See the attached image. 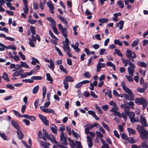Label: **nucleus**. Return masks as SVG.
Returning a JSON list of instances; mask_svg holds the SVG:
<instances>
[{
  "label": "nucleus",
  "instance_id": "obj_1",
  "mask_svg": "<svg viewBox=\"0 0 148 148\" xmlns=\"http://www.w3.org/2000/svg\"><path fill=\"white\" fill-rule=\"evenodd\" d=\"M135 103L139 105H142L143 110H144L147 107L148 102L147 100L143 98H137L135 100Z\"/></svg>",
  "mask_w": 148,
  "mask_h": 148
},
{
  "label": "nucleus",
  "instance_id": "obj_2",
  "mask_svg": "<svg viewBox=\"0 0 148 148\" xmlns=\"http://www.w3.org/2000/svg\"><path fill=\"white\" fill-rule=\"evenodd\" d=\"M126 55L127 57L129 59H130V58L134 59L136 57V53L129 49H127Z\"/></svg>",
  "mask_w": 148,
  "mask_h": 148
},
{
  "label": "nucleus",
  "instance_id": "obj_3",
  "mask_svg": "<svg viewBox=\"0 0 148 148\" xmlns=\"http://www.w3.org/2000/svg\"><path fill=\"white\" fill-rule=\"evenodd\" d=\"M58 27L60 30L62 32V35L64 38L67 37V32L66 28H64L62 25L60 23L58 24Z\"/></svg>",
  "mask_w": 148,
  "mask_h": 148
},
{
  "label": "nucleus",
  "instance_id": "obj_4",
  "mask_svg": "<svg viewBox=\"0 0 148 148\" xmlns=\"http://www.w3.org/2000/svg\"><path fill=\"white\" fill-rule=\"evenodd\" d=\"M127 114L130 119L131 122L132 123L136 122V120L135 119L134 117L135 116V113L132 112H126Z\"/></svg>",
  "mask_w": 148,
  "mask_h": 148
},
{
  "label": "nucleus",
  "instance_id": "obj_5",
  "mask_svg": "<svg viewBox=\"0 0 148 148\" xmlns=\"http://www.w3.org/2000/svg\"><path fill=\"white\" fill-rule=\"evenodd\" d=\"M38 116L44 124L47 126H49V121L47 120L45 116L40 114H38Z\"/></svg>",
  "mask_w": 148,
  "mask_h": 148
},
{
  "label": "nucleus",
  "instance_id": "obj_6",
  "mask_svg": "<svg viewBox=\"0 0 148 148\" xmlns=\"http://www.w3.org/2000/svg\"><path fill=\"white\" fill-rule=\"evenodd\" d=\"M60 141L62 142V143L65 145H68V143L67 141V138L64 136V134L63 133L60 134Z\"/></svg>",
  "mask_w": 148,
  "mask_h": 148
},
{
  "label": "nucleus",
  "instance_id": "obj_7",
  "mask_svg": "<svg viewBox=\"0 0 148 148\" xmlns=\"http://www.w3.org/2000/svg\"><path fill=\"white\" fill-rule=\"evenodd\" d=\"M140 121L142 125V127L145 128V127L148 126V125L146 119L142 116H140Z\"/></svg>",
  "mask_w": 148,
  "mask_h": 148
},
{
  "label": "nucleus",
  "instance_id": "obj_8",
  "mask_svg": "<svg viewBox=\"0 0 148 148\" xmlns=\"http://www.w3.org/2000/svg\"><path fill=\"white\" fill-rule=\"evenodd\" d=\"M109 104L110 105L113 106V107L110 110V111H116V110H118L116 103L115 102L111 101L110 102Z\"/></svg>",
  "mask_w": 148,
  "mask_h": 148
},
{
  "label": "nucleus",
  "instance_id": "obj_9",
  "mask_svg": "<svg viewBox=\"0 0 148 148\" xmlns=\"http://www.w3.org/2000/svg\"><path fill=\"white\" fill-rule=\"evenodd\" d=\"M40 145L44 148H49V146L51 144L48 142H46L42 140L38 141Z\"/></svg>",
  "mask_w": 148,
  "mask_h": 148
},
{
  "label": "nucleus",
  "instance_id": "obj_10",
  "mask_svg": "<svg viewBox=\"0 0 148 148\" xmlns=\"http://www.w3.org/2000/svg\"><path fill=\"white\" fill-rule=\"evenodd\" d=\"M87 139L88 147L90 148L92 147L93 146L92 138L90 136H87Z\"/></svg>",
  "mask_w": 148,
  "mask_h": 148
},
{
  "label": "nucleus",
  "instance_id": "obj_11",
  "mask_svg": "<svg viewBox=\"0 0 148 148\" xmlns=\"http://www.w3.org/2000/svg\"><path fill=\"white\" fill-rule=\"evenodd\" d=\"M105 66L106 64L105 63H101L99 62L98 63L97 66V72H99L101 70V68L104 67Z\"/></svg>",
  "mask_w": 148,
  "mask_h": 148
},
{
  "label": "nucleus",
  "instance_id": "obj_12",
  "mask_svg": "<svg viewBox=\"0 0 148 148\" xmlns=\"http://www.w3.org/2000/svg\"><path fill=\"white\" fill-rule=\"evenodd\" d=\"M123 96L127 100H134V95H128L124 93Z\"/></svg>",
  "mask_w": 148,
  "mask_h": 148
},
{
  "label": "nucleus",
  "instance_id": "obj_13",
  "mask_svg": "<svg viewBox=\"0 0 148 148\" xmlns=\"http://www.w3.org/2000/svg\"><path fill=\"white\" fill-rule=\"evenodd\" d=\"M47 138L50 140L51 142L53 143H54L56 140L54 136L51 134H49V135L48 136Z\"/></svg>",
  "mask_w": 148,
  "mask_h": 148
},
{
  "label": "nucleus",
  "instance_id": "obj_14",
  "mask_svg": "<svg viewBox=\"0 0 148 148\" xmlns=\"http://www.w3.org/2000/svg\"><path fill=\"white\" fill-rule=\"evenodd\" d=\"M124 23V21L122 20H121L118 23L116 24V27H119V25H120L119 29L120 30H121L123 28Z\"/></svg>",
  "mask_w": 148,
  "mask_h": 148
},
{
  "label": "nucleus",
  "instance_id": "obj_15",
  "mask_svg": "<svg viewBox=\"0 0 148 148\" xmlns=\"http://www.w3.org/2000/svg\"><path fill=\"white\" fill-rule=\"evenodd\" d=\"M16 132L18 138L20 139H22L23 138L24 136L22 132L20 130V129L17 130Z\"/></svg>",
  "mask_w": 148,
  "mask_h": 148
},
{
  "label": "nucleus",
  "instance_id": "obj_16",
  "mask_svg": "<svg viewBox=\"0 0 148 148\" xmlns=\"http://www.w3.org/2000/svg\"><path fill=\"white\" fill-rule=\"evenodd\" d=\"M137 64L138 65L142 67H144L146 68L147 67V64L144 62L138 61L137 63Z\"/></svg>",
  "mask_w": 148,
  "mask_h": 148
},
{
  "label": "nucleus",
  "instance_id": "obj_17",
  "mask_svg": "<svg viewBox=\"0 0 148 148\" xmlns=\"http://www.w3.org/2000/svg\"><path fill=\"white\" fill-rule=\"evenodd\" d=\"M97 84V82L96 81H94L93 83H91L90 84V87L89 88L91 90H94V87L96 86Z\"/></svg>",
  "mask_w": 148,
  "mask_h": 148
},
{
  "label": "nucleus",
  "instance_id": "obj_18",
  "mask_svg": "<svg viewBox=\"0 0 148 148\" xmlns=\"http://www.w3.org/2000/svg\"><path fill=\"white\" fill-rule=\"evenodd\" d=\"M1 77L5 80L7 82H9L10 81L8 75L6 72H4L3 73V76Z\"/></svg>",
  "mask_w": 148,
  "mask_h": 148
},
{
  "label": "nucleus",
  "instance_id": "obj_19",
  "mask_svg": "<svg viewBox=\"0 0 148 148\" xmlns=\"http://www.w3.org/2000/svg\"><path fill=\"white\" fill-rule=\"evenodd\" d=\"M68 140L69 142L70 145L71 147V148H75V143L74 141L70 138H68Z\"/></svg>",
  "mask_w": 148,
  "mask_h": 148
},
{
  "label": "nucleus",
  "instance_id": "obj_20",
  "mask_svg": "<svg viewBox=\"0 0 148 148\" xmlns=\"http://www.w3.org/2000/svg\"><path fill=\"white\" fill-rule=\"evenodd\" d=\"M11 124L13 127L16 129L17 130L20 129V127L19 125L14 121L12 120L11 121Z\"/></svg>",
  "mask_w": 148,
  "mask_h": 148
},
{
  "label": "nucleus",
  "instance_id": "obj_21",
  "mask_svg": "<svg viewBox=\"0 0 148 148\" xmlns=\"http://www.w3.org/2000/svg\"><path fill=\"white\" fill-rule=\"evenodd\" d=\"M123 89L125 92L128 93L130 95H133V94L131 90L127 87H125Z\"/></svg>",
  "mask_w": 148,
  "mask_h": 148
},
{
  "label": "nucleus",
  "instance_id": "obj_22",
  "mask_svg": "<svg viewBox=\"0 0 148 148\" xmlns=\"http://www.w3.org/2000/svg\"><path fill=\"white\" fill-rule=\"evenodd\" d=\"M106 65L107 66L112 67L114 71L116 70L115 65L111 62L110 61L107 62L106 63Z\"/></svg>",
  "mask_w": 148,
  "mask_h": 148
},
{
  "label": "nucleus",
  "instance_id": "obj_23",
  "mask_svg": "<svg viewBox=\"0 0 148 148\" xmlns=\"http://www.w3.org/2000/svg\"><path fill=\"white\" fill-rule=\"evenodd\" d=\"M51 131L54 133H57V128L56 126L53 124H51Z\"/></svg>",
  "mask_w": 148,
  "mask_h": 148
},
{
  "label": "nucleus",
  "instance_id": "obj_24",
  "mask_svg": "<svg viewBox=\"0 0 148 148\" xmlns=\"http://www.w3.org/2000/svg\"><path fill=\"white\" fill-rule=\"evenodd\" d=\"M47 79L48 81H49L50 83L52 84L53 82V80L52 78L51 77L50 74L49 73H47L46 74Z\"/></svg>",
  "mask_w": 148,
  "mask_h": 148
},
{
  "label": "nucleus",
  "instance_id": "obj_25",
  "mask_svg": "<svg viewBox=\"0 0 148 148\" xmlns=\"http://www.w3.org/2000/svg\"><path fill=\"white\" fill-rule=\"evenodd\" d=\"M58 17L60 20L62 22L64 23V24L66 25L67 24V21L66 19L64 17L60 15H59Z\"/></svg>",
  "mask_w": 148,
  "mask_h": 148
},
{
  "label": "nucleus",
  "instance_id": "obj_26",
  "mask_svg": "<svg viewBox=\"0 0 148 148\" xmlns=\"http://www.w3.org/2000/svg\"><path fill=\"white\" fill-rule=\"evenodd\" d=\"M47 20L51 22V24L53 25H56V22L54 19L51 17H48L47 18Z\"/></svg>",
  "mask_w": 148,
  "mask_h": 148
},
{
  "label": "nucleus",
  "instance_id": "obj_27",
  "mask_svg": "<svg viewBox=\"0 0 148 148\" xmlns=\"http://www.w3.org/2000/svg\"><path fill=\"white\" fill-rule=\"evenodd\" d=\"M65 80L68 82H73L74 81L73 77L72 76H68L66 77L65 78Z\"/></svg>",
  "mask_w": 148,
  "mask_h": 148
},
{
  "label": "nucleus",
  "instance_id": "obj_28",
  "mask_svg": "<svg viewBox=\"0 0 148 148\" xmlns=\"http://www.w3.org/2000/svg\"><path fill=\"white\" fill-rule=\"evenodd\" d=\"M88 114L92 115L97 120H99V117L96 115L95 112H88Z\"/></svg>",
  "mask_w": 148,
  "mask_h": 148
},
{
  "label": "nucleus",
  "instance_id": "obj_29",
  "mask_svg": "<svg viewBox=\"0 0 148 148\" xmlns=\"http://www.w3.org/2000/svg\"><path fill=\"white\" fill-rule=\"evenodd\" d=\"M123 1L121 0H119L117 2V4L118 5L120 8H123L124 7V6L123 3Z\"/></svg>",
  "mask_w": 148,
  "mask_h": 148
},
{
  "label": "nucleus",
  "instance_id": "obj_30",
  "mask_svg": "<svg viewBox=\"0 0 148 148\" xmlns=\"http://www.w3.org/2000/svg\"><path fill=\"white\" fill-rule=\"evenodd\" d=\"M31 63L32 64L35 65L36 64V63L39 64V62L37 59L35 58H33Z\"/></svg>",
  "mask_w": 148,
  "mask_h": 148
},
{
  "label": "nucleus",
  "instance_id": "obj_31",
  "mask_svg": "<svg viewBox=\"0 0 148 148\" xmlns=\"http://www.w3.org/2000/svg\"><path fill=\"white\" fill-rule=\"evenodd\" d=\"M135 68H132L130 67L128 68V72L129 74L131 75H133L134 70H133Z\"/></svg>",
  "mask_w": 148,
  "mask_h": 148
},
{
  "label": "nucleus",
  "instance_id": "obj_32",
  "mask_svg": "<svg viewBox=\"0 0 148 148\" xmlns=\"http://www.w3.org/2000/svg\"><path fill=\"white\" fill-rule=\"evenodd\" d=\"M39 88V86L38 85H37L35 86L32 90L33 93L34 94L36 93L38 90Z\"/></svg>",
  "mask_w": 148,
  "mask_h": 148
},
{
  "label": "nucleus",
  "instance_id": "obj_33",
  "mask_svg": "<svg viewBox=\"0 0 148 148\" xmlns=\"http://www.w3.org/2000/svg\"><path fill=\"white\" fill-rule=\"evenodd\" d=\"M114 43L115 45H118L120 46L123 45L122 42H120L119 39H115L114 41Z\"/></svg>",
  "mask_w": 148,
  "mask_h": 148
},
{
  "label": "nucleus",
  "instance_id": "obj_34",
  "mask_svg": "<svg viewBox=\"0 0 148 148\" xmlns=\"http://www.w3.org/2000/svg\"><path fill=\"white\" fill-rule=\"evenodd\" d=\"M115 53L119 56L123 57V55L121 53V51L118 49H115Z\"/></svg>",
  "mask_w": 148,
  "mask_h": 148
},
{
  "label": "nucleus",
  "instance_id": "obj_35",
  "mask_svg": "<svg viewBox=\"0 0 148 148\" xmlns=\"http://www.w3.org/2000/svg\"><path fill=\"white\" fill-rule=\"evenodd\" d=\"M45 107L44 106H41L40 107V109L42 111H54L51 109H45Z\"/></svg>",
  "mask_w": 148,
  "mask_h": 148
},
{
  "label": "nucleus",
  "instance_id": "obj_36",
  "mask_svg": "<svg viewBox=\"0 0 148 148\" xmlns=\"http://www.w3.org/2000/svg\"><path fill=\"white\" fill-rule=\"evenodd\" d=\"M20 63L21 64V65L22 66H22V67H24L27 69H29V65L27 64L26 62L21 61Z\"/></svg>",
  "mask_w": 148,
  "mask_h": 148
},
{
  "label": "nucleus",
  "instance_id": "obj_37",
  "mask_svg": "<svg viewBox=\"0 0 148 148\" xmlns=\"http://www.w3.org/2000/svg\"><path fill=\"white\" fill-rule=\"evenodd\" d=\"M108 19L107 18H101L99 19L98 21L101 23H105L108 21Z\"/></svg>",
  "mask_w": 148,
  "mask_h": 148
},
{
  "label": "nucleus",
  "instance_id": "obj_38",
  "mask_svg": "<svg viewBox=\"0 0 148 148\" xmlns=\"http://www.w3.org/2000/svg\"><path fill=\"white\" fill-rule=\"evenodd\" d=\"M127 131L130 134H135L136 131L133 129L128 127L127 128Z\"/></svg>",
  "mask_w": 148,
  "mask_h": 148
},
{
  "label": "nucleus",
  "instance_id": "obj_39",
  "mask_svg": "<svg viewBox=\"0 0 148 148\" xmlns=\"http://www.w3.org/2000/svg\"><path fill=\"white\" fill-rule=\"evenodd\" d=\"M139 41V40L138 39L134 40L132 44V47H133L136 46L138 44Z\"/></svg>",
  "mask_w": 148,
  "mask_h": 148
},
{
  "label": "nucleus",
  "instance_id": "obj_40",
  "mask_svg": "<svg viewBox=\"0 0 148 148\" xmlns=\"http://www.w3.org/2000/svg\"><path fill=\"white\" fill-rule=\"evenodd\" d=\"M121 107L122 108H124V111H129V109L130 107L126 106L125 105L122 104L121 106Z\"/></svg>",
  "mask_w": 148,
  "mask_h": 148
},
{
  "label": "nucleus",
  "instance_id": "obj_41",
  "mask_svg": "<svg viewBox=\"0 0 148 148\" xmlns=\"http://www.w3.org/2000/svg\"><path fill=\"white\" fill-rule=\"evenodd\" d=\"M84 75L85 77L87 78H89L91 77V74L88 71L85 72L84 74Z\"/></svg>",
  "mask_w": 148,
  "mask_h": 148
},
{
  "label": "nucleus",
  "instance_id": "obj_42",
  "mask_svg": "<svg viewBox=\"0 0 148 148\" xmlns=\"http://www.w3.org/2000/svg\"><path fill=\"white\" fill-rule=\"evenodd\" d=\"M6 49H11L13 50H16V47L13 45H11L7 46H6Z\"/></svg>",
  "mask_w": 148,
  "mask_h": 148
},
{
  "label": "nucleus",
  "instance_id": "obj_43",
  "mask_svg": "<svg viewBox=\"0 0 148 148\" xmlns=\"http://www.w3.org/2000/svg\"><path fill=\"white\" fill-rule=\"evenodd\" d=\"M31 79H32L33 80H40L42 79V77L41 76H34L31 77Z\"/></svg>",
  "mask_w": 148,
  "mask_h": 148
},
{
  "label": "nucleus",
  "instance_id": "obj_44",
  "mask_svg": "<svg viewBox=\"0 0 148 148\" xmlns=\"http://www.w3.org/2000/svg\"><path fill=\"white\" fill-rule=\"evenodd\" d=\"M63 84L64 85V87L66 90H67L69 88V84L68 82L66 81L65 79L63 81Z\"/></svg>",
  "mask_w": 148,
  "mask_h": 148
},
{
  "label": "nucleus",
  "instance_id": "obj_45",
  "mask_svg": "<svg viewBox=\"0 0 148 148\" xmlns=\"http://www.w3.org/2000/svg\"><path fill=\"white\" fill-rule=\"evenodd\" d=\"M50 67H49L50 69H52V70H53L54 68V62L51 59H50Z\"/></svg>",
  "mask_w": 148,
  "mask_h": 148
},
{
  "label": "nucleus",
  "instance_id": "obj_46",
  "mask_svg": "<svg viewBox=\"0 0 148 148\" xmlns=\"http://www.w3.org/2000/svg\"><path fill=\"white\" fill-rule=\"evenodd\" d=\"M47 5L49 9L54 8V6L52 3L51 1H49L47 2Z\"/></svg>",
  "mask_w": 148,
  "mask_h": 148
},
{
  "label": "nucleus",
  "instance_id": "obj_47",
  "mask_svg": "<svg viewBox=\"0 0 148 148\" xmlns=\"http://www.w3.org/2000/svg\"><path fill=\"white\" fill-rule=\"evenodd\" d=\"M121 137L123 139L126 140H129V138L124 133H122L121 135Z\"/></svg>",
  "mask_w": 148,
  "mask_h": 148
},
{
  "label": "nucleus",
  "instance_id": "obj_48",
  "mask_svg": "<svg viewBox=\"0 0 148 148\" xmlns=\"http://www.w3.org/2000/svg\"><path fill=\"white\" fill-rule=\"evenodd\" d=\"M102 124L103 127L106 130H107L109 132L110 131V129L107 125L105 123H104L103 122H102Z\"/></svg>",
  "mask_w": 148,
  "mask_h": 148
},
{
  "label": "nucleus",
  "instance_id": "obj_49",
  "mask_svg": "<svg viewBox=\"0 0 148 148\" xmlns=\"http://www.w3.org/2000/svg\"><path fill=\"white\" fill-rule=\"evenodd\" d=\"M22 81L23 82H25L26 83H32L34 82V81L32 79H23Z\"/></svg>",
  "mask_w": 148,
  "mask_h": 148
},
{
  "label": "nucleus",
  "instance_id": "obj_50",
  "mask_svg": "<svg viewBox=\"0 0 148 148\" xmlns=\"http://www.w3.org/2000/svg\"><path fill=\"white\" fill-rule=\"evenodd\" d=\"M49 33L50 35V36L54 39H55L57 40H58V38L53 35V33L52 32L51 30H49Z\"/></svg>",
  "mask_w": 148,
  "mask_h": 148
},
{
  "label": "nucleus",
  "instance_id": "obj_51",
  "mask_svg": "<svg viewBox=\"0 0 148 148\" xmlns=\"http://www.w3.org/2000/svg\"><path fill=\"white\" fill-rule=\"evenodd\" d=\"M23 10L25 14H27L29 10V9L27 5L24 6V7L23 8Z\"/></svg>",
  "mask_w": 148,
  "mask_h": 148
},
{
  "label": "nucleus",
  "instance_id": "obj_52",
  "mask_svg": "<svg viewBox=\"0 0 148 148\" xmlns=\"http://www.w3.org/2000/svg\"><path fill=\"white\" fill-rule=\"evenodd\" d=\"M30 29L32 34L34 35L36 33V31L34 27L32 26H31L30 27Z\"/></svg>",
  "mask_w": 148,
  "mask_h": 148
},
{
  "label": "nucleus",
  "instance_id": "obj_53",
  "mask_svg": "<svg viewBox=\"0 0 148 148\" xmlns=\"http://www.w3.org/2000/svg\"><path fill=\"white\" fill-rule=\"evenodd\" d=\"M127 113L126 112H122L121 113V116H122L125 120H126L127 118Z\"/></svg>",
  "mask_w": 148,
  "mask_h": 148
},
{
  "label": "nucleus",
  "instance_id": "obj_54",
  "mask_svg": "<svg viewBox=\"0 0 148 148\" xmlns=\"http://www.w3.org/2000/svg\"><path fill=\"white\" fill-rule=\"evenodd\" d=\"M0 136L3 140H7V136L4 133H0Z\"/></svg>",
  "mask_w": 148,
  "mask_h": 148
},
{
  "label": "nucleus",
  "instance_id": "obj_55",
  "mask_svg": "<svg viewBox=\"0 0 148 148\" xmlns=\"http://www.w3.org/2000/svg\"><path fill=\"white\" fill-rule=\"evenodd\" d=\"M27 21L31 24H33L37 22V21L36 20L29 19L27 20Z\"/></svg>",
  "mask_w": 148,
  "mask_h": 148
},
{
  "label": "nucleus",
  "instance_id": "obj_56",
  "mask_svg": "<svg viewBox=\"0 0 148 148\" xmlns=\"http://www.w3.org/2000/svg\"><path fill=\"white\" fill-rule=\"evenodd\" d=\"M60 69L62 71L65 73H67V72L66 70L64 68L63 66L62 65H60L59 66Z\"/></svg>",
  "mask_w": 148,
  "mask_h": 148
},
{
  "label": "nucleus",
  "instance_id": "obj_57",
  "mask_svg": "<svg viewBox=\"0 0 148 148\" xmlns=\"http://www.w3.org/2000/svg\"><path fill=\"white\" fill-rule=\"evenodd\" d=\"M29 45L32 47H35V44L32 41L30 38H29Z\"/></svg>",
  "mask_w": 148,
  "mask_h": 148
},
{
  "label": "nucleus",
  "instance_id": "obj_58",
  "mask_svg": "<svg viewBox=\"0 0 148 148\" xmlns=\"http://www.w3.org/2000/svg\"><path fill=\"white\" fill-rule=\"evenodd\" d=\"M53 26V27L51 26V28H52L54 33L57 34H58V33L57 28L56 27V25Z\"/></svg>",
  "mask_w": 148,
  "mask_h": 148
},
{
  "label": "nucleus",
  "instance_id": "obj_59",
  "mask_svg": "<svg viewBox=\"0 0 148 148\" xmlns=\"http://www.w3.org/2000/svg\"><path fill=\"white\" fill-rule=\"evenodd\" d=\"M65 130V127L64 126H62V127H60L59 129V130L61 132L60 134H62V133L63 134H64V132L63 131Z\"/></svg>",
  "mask_w": 148,
  "mask_h": 148
},
{
  "label": "nucleus",
  "instance_id": "obj_60",
  "mask_svg": "<svg viewBox=\"0 0 148 148\" xmlns=\"http://www.w3.org/2000/svg\"><path fill=\"white\" fill-rule=\"evenodd\" d=\"M128 62L129 65L130 66H129V67L132 68H135V65L133 63L131 62L130 60H128Z\"/></svg>",
  "mask_w": 148,
  "mask_h": 148
},
{
  "label": "nucleus",
  "instance_id": "obj_61",
  "mask_svg": "<svg viewBox=\"0 0 148 148\" xmlns=\"http://www.w3.org/2000/svg\"><path fill=\"white\" fill-rule=\"evenodd\" d=\"M75 143L76 145V148H78L80 146H82V145L80 141H78L77 140L75 141Z\"/></svg>",
  "mask_w": 148,
  "mask_h": 148
},
{
  "label": "nucleus",
  "instance_id": "obj_62",
  "mask_svg": "<svg viewBox=\"0 0 148 148\" xmlns=\"http://www.w3.org/2000/svg\"><path fill=\"white\" fill-rule=\"evenodd\" d=\"M96 134L97 136L100 138L103 137V135L99 131H96Z\"/></svg>",
  "mask_w": 148,
  "mask_h": 148
},
{
  "label": "nucleus",
  "instance_id": "obj_63",
  "mask_svg": "<svg viewBox=\"0 0 148 148\" xmlns=\"http://www.w3.org/2000/svg\"><path fill=\"white\" fill-rule=\"evenodd\" d=\"M18 54L23 60H25V56L21 51L18 52Z\"/></svg>",
  "mask_w": 148,
  "mask_h": 148
},
{
  "label": "nucleus",
  "instance_id": "obj_64",
  "mask_svg": "<svg viewBox=\"0 0 148 148\" xmlns=\"http://www.w3.org/2000/svg\"><path fill=\"white\" fill-rule=\"evenodd\" d=\"M141 145L143 148H148V145L145 142H142Z\"/></svg>",
  "mask_w": 148,
  "mask_h": 148
}]
</instances>
